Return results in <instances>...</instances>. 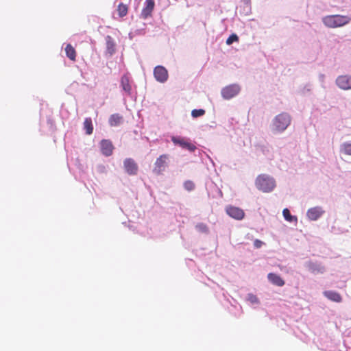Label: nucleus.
Wrapping results in <instances>:
<instances>
[{
	"instance_id": "obj_1",
	"label": "nucleus",
	"mask_w": 351,
	"mask_h": 351,
	"mask_svg": "<svg viewBox=\"0 0 351 351\" xmlns=\"http://www.w3.org/2000/svg\"><path fill=\"white\" fill-rule=\"evenodd\" d=\"M291 123V115L288 112H282L274 117L270 129L274 134H281L287 130Z\"/></svg>"
},
{
	"instance_id": "obj_2",
	"label": "nucleus",
	"mask_w": 351,
	"mask_h": 351,
	"mask_svg": "<svg viewBox=\"0 0 351 351\" xmlns=\"http://www.w3.org/2000/svg\"><path fill=\"white\" fill-rule=\"evenodd\" d=\"M255 186L263 193H271L276 187V181L270 175L266 173L260 174L255 180Z\"/></svg>"
},
{
	"instance_id": "obj_3",
	"label": "nucleus",
	"mask_w": 351,
	"mask_h": 351,
	"mask_svg": "<svg viewBox=\"0 0 351 351\" xmlns=\"http://www.w3.org/2000/svg\"><path fill=\"white\" fill-rule=\"evenodd\" d=\"M348 16L328 15L322 18L324 25L328 28H337L347 25L350 21Z\"/></svg>"
},
{
	"instance_id": "obj_4",
	"label": "nucleus",
	"mask_w": 351,
	"mask_h": 351,
	"mask_svg": "<svg viewBox=\"0 0 351 351\" xmlns=\"http://www.w3.org/2000/svg\"><path fill=\"white\" fill-rule=\"evenodd\" d=\"M241 90V87L239 84H231L221 90V95L224 99L229 100L237 97Z\"/></svg>"
},
{
	"instance_id": "obj_5",
	"label": "nucleus",
	"mask_w": 351,
	"mask_h": 351,
	"mask_svg": "<svg viewBox=\"0 0 351 351\" xmlns=\"http://www.w3.org/2000/svg\"><path fill=\"white\" fill-rule=\"evenodd\" d=\"M169 161V156L168 154L160 155L154 162L153 172L156 175L161 174L168 167Z\"/></svg>"
},
{
	"instance_id": "obj_6",
	"label": "nucleus",
	"mask_w": 351,
	"mask_h": 351,
	"mask_svg": "<svg viewBox=\"0 0 351 351\" xmlns=\"http://www.w3.org/2000/svg\"><path fill=\"white\" fill-rule=\"evenodd\" d=\"M335 84L341 90H351V75H341L337 76L335 80Z\"/></svg>"
},
{
	"instance_id": "obj_7",
	"label": "nucleus",
	"mask_w": 351,
	"mask_h": 351,
	"mask_svg": "<svg viewBox=\"0 0 351 351\" xmlns=\"http://www.w3.org/2000/svg\"><path fill=\"white\" fill-rule=\"evenodd\" d=\"M304 267L313 274H322L325 272L326 269L324 265L317 262L311 261H306L304 263Z\"/></svg>"
},
{
	"instance_id": "obj_8",
	"label": "nucleus",
	"mask_w": 351,
	"mask_h": 351,
	"mask_svg": "<svg viewBox=\"0 0 351 351\" xmlns=\"http://www.w3.org/2000/svg\"><path fill=\"white\" fill-rule=\"evenodd\" d=\"M154 76L156 80L160 83L167 81L169 74L167 70L163 66H156L154 69Z\"/></svg>"
},
{
	"instance_id": "obj_9",
	"label": "nucleus",
	"mask_w": 351,
	"mask_h": 351,
	"mask_svg": "<svg viewBox=\"0 0 351 351\" xmlns=\"http://www.w3.org/2000/svg\"><path fill=\"white\" fill-rule=\"evenodd\" d=\"M324 213V209L322 206H317L308 209L306 217L310 221H317L321 218Z\"/></svg>"
},
{
	"instance_id": "obj_10",
	"label": "nucleus",
	"mask_w": 351,
	"mask_h": 351,
	"mask_svg": "<svg viewBox=\"0 0 351 351\" xmlns=\"http://www.w3.org/2000/svg\"><path fill=\"white\" fill-rule=\"evenodd\" d=\"M171 141L175 144L180 146L183 149L189 150L190 152H194L196 147L186 141L184 138L181 136H171Z\"/></svg>"
},
{
	"instance_id": "obj_11",
	"label": "nucleus",
	"mask_w": 351,
	"mask_h": 351,
	"mask_svg": "<svg viewBox=\"0 0 351 351\" xmlns=\"http://www.w3.org/2000/svg\"><path fill=\"white\" fill-rule=\"evenodd\" d=\"M226 213L230 217L236 220H241L244 218V211L238 207L229 206L226 208Z\"/></svg>"
},
{
	"instance_id": "obj_12",
	"label": "nucleus",
	"mask_w": 351,
	"mask_h": 351,
	"mask_svg": "<svg viewBox=\"0 0 351 351\" xmlns=\"http://www.w3.org/2000/svg\"><path fill=\"white\" fill-rule=\"evenodd\" d=\"M121 86L123 90L128 95H131L132 93V80L128 74H125L121 79Z\"/></svg>"
},
{
	"instance_id": "obj_13",
	"label": "nucleus",
	"mask_w": 351,
	"mask_h": 351,
	"mask_svg": "<svg viewBox=\"0 0 351 351\" xmlns=\"http://www.w3.org/2000/svg\"><path fill=\"white\" fill-rule=\"evenodd\" d=\"M125 171L130 175H135L138 171V166L132 158H126L123 162Z\"/></svg>"
},
{
	"instance_id": "obj_14",
	"label": "nucleus",
	"mask_w": 351,
	"mask_h": 351,
	"mask_svg": "<svg viewBox=\"0 0 351 351\" xmlns=\"http://www.w3.org/2000/svg\"><path fill=\"white\" fill-rule=\"evenodd\" d=\"M101 153L106 156H110L112 154L113 146L108 140H102L100 143Z\"/></svg>"
},
{
	"instance_id": "obj_15",
	"label": "nucleus",
	"mask_w": 351,
	"mask_h": 351,
	"mask_svg": "<svg viewBox=\"0 0 351 351\" xmlns=\"http://www.w3.org/2000/svg\"><path fill=\"white\" fill-rule=\"evenodd\" d=\"M154 8V0H145V6L141 12V16L143 19L147 18L151 14Z\"/></svg>"
},
{
	"instance_id": "obj_16",
	"label": "nucleus",
	"mask_w": 351,
	"mask_h": 351,
	"mask_svg": "<svg viewBox=\"0 0 351 351\" xmlns=\"http://www.w3.org/2000/svg\"><path fill=\"white\" fill-rule=\"evenodd\" d=\"M267 279L272 285L278 287H282L285 283L280 275L275 273H269Z\"/></svg>"
},
{
	"instance_id": "obj_17",
	"label": "nucleus",
	"mask_w": 351,
	"mask_h": 351,
	"mask_svg": "<svg viewBox=\"0 0 351 351\" xmlns=\"http://www.w3.org/2000/svg\"><path fill=\"white\" fill-rule=\"evenodd\" d=\"M324 295L330 301L339 303L342 301L341 295L335 291H325L323 292Z\"/></svg>"
},
{
	"instance_id": "obj_18",
	"label": "nucleus",
	"mask_w": 351,
	"mask_h": 351,
	"mask_svg": "<svg viewBox=\"0 0 351 351\" xmlns=\"http://www.w3.org/2000/svg\"><path fill=\"white\" fill-rule=\"evenodd\" d=\"M340 153L351 156V141H348L342 143L339 147Z\"/></svg>"
},
{
	"instance_id": "obj_19",
	"label": "nucleus",
	"mask_w": 351,
	"mask_h": 351,
	"mask_svg": "<svg viewBox=\"0 0 351 351\" xmlns=\"http://www.w3.org/2000/svg\"><path fill=\"white\" fill-rule=\"evenodd\" d=\"M106 50L110 55H112L115 51V45L113 39L110 36L106 37Z\"/></svg>"
},
{
	"instance_id": "obj_20",
	"label": "nucleus",
	"mask_w": 351,
	"mask_h": 351,
	"mask_svg": "<svg viewBox=\"0 0 351 351\" xmlns=\"http://www.w3.org/2000/svg\"><path fill=\"white\" fill-rule=\"evenodd\" d=\"M282 215L285 218V219L287 221L291 222V223H295V224L298 223V217L295 215H291L290 214L289 210L288 208H285L282 210Z\"/></svg>"
},
{
	"instance_id": "obj_21",
	"label": "nucleus",
	"mask_w": 351,
	"mask_h": 351,
	"mask_svg": "<svg viewBox=\"0 0 351 351\" xmlns=\"http://www.w3.org/2000/svg\"><path fill=\"white\" fill-rule=\"evenodd\" d=\"M122 120V117L119 114H113L109 118V124L110 126L119 125Z\"/></svg>"
},
{
	"instance_id": "obj_22",
	"label": "nucleus",
	"mask_w": 351,
	"mask_h": 351,
	"mask_svg": "<svg viewBox=\"0 0 351 351\" xmlns=\"http://www.w3.org/2000/svg\"><path fill=\"white\" fill-rule=\"evenodd\" d=\"M84 128L86 130V133L88 135L91 134L93 131V127L92 124V120L90 118H86L84 121Z\"/></svg>"
},
{
	"instance_id": "obj_23",
	"label": "nucleus",
	"mask_w": 351,
	"mask_h": 351,
	"mask_svg": "<svg viewBox=\"0 0 351 351\" xmlns=\"http://www.w3.org/2000/svg\"><path fill=\"white\" fill-rule=\"evenodd\" d=\"M65 51L66 56L71 59V60H74L75 59V51L74 48L70 45L68 44L65 48Z\"/></svg>"
},
{
	"instance_id": "obj_24",
	"label": "nucleus",
	"mask_w": 351,
	"mask_h": 351,
	"mask_svg": "<svg viewBox=\"0 0 351 351\" xmlns=\"http://www.w3.org/2000/svg\"><path fill=\"white\" fill-rule=\"evenodd\" d=\"M247 300L252 304L258 305L260 303L257 296L253 293H248L247 295Z\"/></svg>"
},
{
	"instance_id": "obj_25",
	"label": "nucleus",
	"mask_w": 351,
	"mask_h": 351,
	"mask_svg": "<svg viewBox=\"0 0 351 351\" xmlns=\"http://www.w3.org/2000/svg\"><path fill=\"white\" fill-rule=\"evenodd\" d=\"M117 11H118L119 15L120 16H121V17L124 16L128 13V7L125 5L123 4V3H120L118 5Z\"/></svg>"
},
{
	"instance_id": "obj_26",
	"label": "nucleus",
	"mask_w": 351,
	"mask_h": 351,
	"mask_svg": "<svg viewBox=\"0 0 351 351\" xmlns=\"http://www.w3.org/2000/svg\"><path fill=\"white\" fill-rule=\"evenodd\" d=\"M204 114L205 110L204 109H194L191 111V116L194 119L202 117Z\"/></svg>"
},
{
	"instance_id": "obj_27",
	"label": "nucleus",
	"mask_w": 351,
	"mask_h": 351,
	"mask_svg": "<svg viewBox=\"0 0 351 351\" xmlns=\"http://www.w3.org/2000/svg\"><path fill=\"white\" fill-rule=\"evenodd\" d=\"M238 40H239L238 36L237 34H232L226 40V44L228 45H230L234 42H236V41H238Z\"/></svg>"
},
{
	"instance_id": "obj_28",
	"label": "nucleus",
	"mask_w": 351,
	"mask_h": 351,
	"mask_svg": "<svg viewBox=\"0 0 351 351\" xmlns=\"http://www.w3.org/2000/svg\"><path fill=\"white\" fill-rule=\"evenodd\" d=\"M184 187L186 190L191 191L194 189L195 185L192 181L187 180L184 183Z\"/></svg>"
},
{
	"instance_id": "obj_29",
	"label": "nucleus",
	"mask_w": 351,
	"mask_h": 351,
	"mask_svg": "<svg viewBox=\"0 0 351 351\" xmlns=\"http://www.w3.org/2000/svg\"><path fill=\"white\" fill-rule=\"evenodd\" d=\"M263 245V242L259 239H255L254 241V246L256 248H260Z\"/></svg>"
},
{
	"instance_id": "obj_30",
	"label": "nucleus",
	"mask_w": 351,
	"mask_h": 351,
	"mask_svg": "<svg viewBox=\"0 0 351 351\" xmlns=\"http://www.w3.org/2000/svg\"><path fill=\"white\" fill-rule=\"evenodd\" d=\"M196 228L200 232H204L206 231V227L203 223H199L196 226Z\"/></svg>"
},
{
	"instance_id": "obj_31",
	"label": "nucleus",
	"mask_w": 351,
	"mask_h": 351,
	"mask_svg": "<svg viewBox=\"0 0 351 351\" xmlns=\"http://www.w3.org/2000/svg\"><path fill=\"white\" fill-rule=\"evenodd\" d=\"M319 77V82H321V84H322V86L323 88H324V82H325V77H326L325 75H324V74H323V73H320V74L319 75V77Z\"/></svg>"
},
{
	"instance_id": "obj_32",
	"label": "nucleus",
	"mask_w": 351,
	"mask_h": 351,
	"mask_svg": "<svg viewBox=\"0 0 351 351\" xmlns=\"http://www.w3.org/2000/svg\"><path fill=\"white\" fill-rule=\"evenodd\" d=\"M311 85L307 84V85H306V86L304 87V88H303V90H302V93L304 94V93H305V92H309V91H311Z\"/></svg>"
}]
</instances>
